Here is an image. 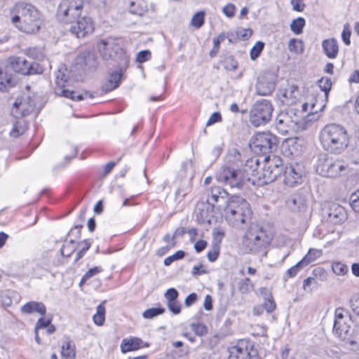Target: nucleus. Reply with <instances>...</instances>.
<instances>
[{"mask_svg":"<svg viewBox=\"0 0 359 359\" xmlns=\"http://www.w3.org/2000/svg\"><path fill=\"white\" fill-rule=\"evenodd\" d=\"M97 48L104 60H112L116 66V69L109 74L108 79L102 85V91L107 93L121 85L124 74L129 67L130 57L119 39L109 37L102 39L97 44Z\"/></svg>","mask_w":359,"mask_h":359,"instance_id":"nucleus-1","label":"nucleus"},{"mask_svg":"<svg viewBox=\"0 0 359 359\" xmlns=\"http://www.w3.org/2000/svg\"><path fill=\"white\" fill-rule=\"evenodd\" d=\"M319 139L324 150L334 154L344 151L350 142L346 128L337 123L325 126L320 132Z\"/></svg>","mask_w":359,"mask_h":359,"instance_id":"nucleus-2","label":"nucleus"},{"mask_svg":"<svg viewBox=\"0 0 359 359\" xmlns=\"http://www.w3.org/2000/svg\"><path fill=\"white\" fill-rule=\"evenodd\" d=\"M12 22L20 31L34 34L38 32L41 25V19L38 10L32 4L18 2L11 11Z\"/></svg>","mask_w":359,"mask_h":359,"instance_id":"nucleus-3","label":"nucleus"},{"mask_svg":"<svg viewBox=\"0 0 359 359\" xmlns=\"http://www.w3.org/2000/svg\"><path fill=\"white\" fill-rule=\"evenodd\" d=\"M273 240V236L258 223L252 222L243 236L242 243L251 253L264 251Z\"/></svg>","mask_w":359,"mask_h":359,"instance_id":"nucleus-4","label":"nucleus"},{"mask_svg":"<svg viewBox=\"0 0 359 359\" xmlns=\"http://www.w3.org/2000/svg\"><path fill=\"white\" fill-rule=\"evenodd\" d=\"M271 167L263 168L260 170L259 160L256 158H251L246 161L243 172L245 173L246 180L251 182L252 184H266L276 180L278 176V172L271 170Z\"/></svg>","mask_w":359,"mask_h":359,"instance_id":"nucleus-5","label":"nucleus"},{"mask_svg":"<svg viewBox=\"0 0 359 359\" xmlns=\"http://www.w3.org/2000/svg\"><path fill=\"white\" fill-rule=\"evenodd\" d=\"M351 320V316L342 307H338L334 311V320L333 325V333L341 341L351 344L354 339L356 332L355 325L353 329L347 323V320Z\"/></svg>","mask_w":359,"mask_h":359,"instance_id":"nucleus-6","label":"nucleus"},{"mask_svg":"<svg viewBox=\"0 0 359 359\" xmlns=\"http://www.w3.org/2000/svg\"><path fill=\"white\" fill-rule=\"evenodd\" d=\"M83 0H61L56 13L58 21L62 23H74L83 8Z\"/></svg>","mask_w":359,"mask_h":359,"instance_id":"nucleus-7","label":"nucleus"},{"mask_svg":"<svg viewBox=\"0 0 359 359\" xmlns=\"http://www.w3.org/2000/svg\"><path fill=\"white\" fill-rule=\"evenodd\" d=\"M273 107L271 101L261 99L255 102L250 111L249 120L255 127L266 124L271 118Z\"/></svg>","mask_w":359,"mask_h":359,"instance_id":"nucleus-8","label":"nucleus"},{"mask_svg":"<svg viewBox=\"0 0 359 359\" xmlns=\"http://www.w3.org/2000/svg\"><path fill=\"white\" fill-rule=\"evenodd\" d=\"M316 172L325 177H338L348 172V165L341 160H332L323 156L318 158Z\"/></svg>","mask_w":359,"mask_h":359,"instance_id":"nucleus-9","label":"nucleus"},{"mask_svg":"<svg viewBox=\"0 0 359 359\" xmlns=\"http://www.w3.org/2000/svg\"><path fill=\"white\" fill-rule=\"evenodd\" d=\"M251 214L250 203H228L224 208L226 219L232 226L244 224Z\"/></svg>","mask_w":359,"mask_h":359,"instance_id":"nucleus-10","label":"nucleus"},{"mask_svg":"<svg viewBox=\"0 0 359 359\" xmlns=\"http://www.w3.org/2000/svg\"><path fill=\"white\" fill-rule=\"evenodd\" d=\"M277 137L271 133H258L256 134L250 147L255 153L266 155L276 149Z\"/></svg>","mask_w":359,"mask_h":359,"instance_id":"nucleus-11","label":"nucleus"},{"mask_svg":"<svg viewBox=\"0 0 359 359\" xmlns=\"http://www.w3.org/2000/svg\"><path fill=\"white\" fill-rule=\"evenodd\" d=\"M218 182L231 188L241 189L246 177L241 170L235 169L229 166H223L216 175Z\"/></svg>","mask_w":359,"mask_h":359,"instance_id":"nucleus-12","label":"nucleus"},{"mask_svg":"<svg viewBox=\"0 0 359 359\" xmlns=\"http://www.w3.org/2000/svg\"><path fill=\"white\" fill-rule=\"evenodd\" d=\"M306 171L301 163H290L286 165L284 170L283 182L286 186L294 187L303 182Z\"/></svg>","mask_w":359,"mask_h":359,"instance_id":"nucleus-13","label":"nucleus"},{"mask_svg":"<svg viewBox=\"0 0 359 359\" xmlns=\"http://www.w3.org/2000/svg\"><path fill=\"white\" fill-rule=\"evenodd\" d=\"M277 75L271 71L264 72L257 79L256 92L261 96L272 94L276 86Z\"/></svg>","mask_w":359,"mask_h":359,"instance_id":"nucleus-14","label":"nucleus"},{"mask_svg":"<svg viewBox=\"0 0 359 359\" xmlns=\"http://www.w3.org/2000/svg\"><path fill=\"white\" fill-rule=\"evenodd\" d=\"M36 107V102L30 96L17 98L11 108V114L16 118L30 114Z\"/></svg>","mask_w":359,"mask_h":359,"instance_id":"nucleus-15","label":"nucleus"},{"mask_svg":"<svg viewBox=\"0 0 359 359\" xmlns=\"http://www.w3.org/2000/svg\"><path fill=\"white\" fill-rule=\"evenodd\" d=\"M67 82L68 76L59 70L55 76V93L60 96L72 99V100H82L83 99L82 95H77L75 91L66 88V83Z\"/></svg>","mask_w":359,"mask_h":359,"instance_id":"nucleus-16","label":"nucleus"},{"mask_svg":"<svg viewBox=\"0 0 359 359\" xmlns=\"http://www.w3.org/2000/svg\"><path fill=\"white\" fill-rule=\"evenodd\" d=\"M74 22L70 27V32L77 38H83L94 31V23L90 17H79Z\"/></svg>","mask_w":359,"mask_h":359,"instance_id":"nucleus-17","label":"nucleus"},{"mask_svg":"<svg viewBox=\"0 0 359 359\" xmlns=\"http://www.w3.org/2000/svg\"><path fill=\"white\" fill-rule=\"evenodd\" d=\"M97 62L94 53L90 51H84L76 56L74 60V68L81 72H86L95 69Z\"/></svg>","mask_w":359,"mask_h":359,"instance_id":"nucleus-18","label":"nucleus"},{"mask_svg":"<svg viewBox=\"0 0 359 359\" xmlns=\"http://www.w3.org/2000/svg\"><path fill=\"white\" fill-rule=\"evenodd\" d=\"M149 344L144 342L140 338L130 337L121 341L120 348L123 353L138 350L141 348L148 347Z\"/></svg>","mask_w":359,"mask_h":359,"instance_id":"nucleus-19","label":"nucleus"},{"mask_svg":"<svg viewBox=\"0 0 359 359\" xmlns=\"http://www.w3.org/2000/svg\"><path fill=\"white\" fill-rule=\"evenodd\" d=\"M208 196V198L207 202H208L209 200H212L215 202H218L219 201H224V202H236L234 200H233V198L236 197V196H233L229 198V194L224 189L220 187H215L211 188ZM236 202H246V201L245 199L241 198Z\"/></svg>","mask_w":359,"mask_h":359,"instance_id":"nucleus-20","label":"nucleus"},{"mask_svg":"<svg viewBox=\"0 0 359 359\" xmlns=\"http://www.w3.org/2000/svg\"><path fill=\"white\" fill-rule=\"evenodd\" d=\"M302 142L297 137L287 140L283 144V154L292 157L298 156L302 151Z\"/></svg>","mask_w":359,"mask_h":359,"instance_id":"nucleus-21","label":"nucleus"},{"mask_svg":"<svg viewBox=\"0 0 359 359\" xmlns=\"http://www.w3.org/2000/svg\"><path fill=\"white\" fill-rule=\"evenodd\" d=\"M327 214L330 221L334 224H339L346 219L345 209L339 203H329Z\"/></svg>","mask_w":359,"mask_h":359,"instance_id":"nucleus-22","label":"nucleus"},{"mask_svg":"<svg viewBox=\"0 0 359 359\" xmlns=\"http://www.w3.org/2000/svg\"><path fill=\"white\" fill-rule=\"evenodd\" d=\"M322 49L323 53L329 59H335L339 54V44L335 38H329L322 41Z\"/></svg>","mask_w":359,"mask_h":359,"instance_id":"nucleus-23","label":"nucleus"},{"mask_svg":"<svg viewBox=\"0 0 359 359\" xmlns=\"http://www.w3.org/2000/svg\"><path fill=\"white\" fill-rule=\"evenodd\" d=\"M20 311L27 315L36 313L44 316L46 313V307L41 302L30 301L21 306Z\"/></svg>","mask_w":359,"mask_h":359,"instance_id":"nucleus-24","label":"nucleus"},{"mask_svg":"<svg viewBox=\"0 0 359 359\" xmlns=\"http://www.w3.org/2000/svg\"><path fill=\"white\" fill-rule=\"evenodd\" d=\"M292 121L287 114H280L276 119V128L281 135L287 134L292 126Z\"/></svg>","mask_w":359,"mask_h":359,"instance_id":"nucleus-25","label":"nucleus"},{"mask_svg":"<svg viewBox=\"0 0 359 359\" xmlns=\"http://www.w3.org/2000/svg\"><path fill=\"white\" fill-rule=\"evenodd\" d=\"M148 11V5L145 0H135L130 5V12L133 14L143 15Z\"/></svg>","mask_w":359,"mask_h":359,"instance_id":"nucleus-26","label":"nucleus"},{"mask_svg":"<svg viewBox=\"0 0 359 359\" xmlns=\"http://www.w3.org/2000/svg\"><path fill=\"white\" fill-rule=\"evenodd\" d=\"M280 93L283 98V102L287 101L292 103L297 98L298 87L295 85H291L287 89L280 90Z\"/></svg>","mask_w":359,"mask_h":359,"instance_id":"nucleus-27","label":"nucleus"},{"mask_svg":"<svg viewBox=\"0 0 359 359\" xmlns=\"http://www.w3.org/2000/svg\"><path fill=\"white\" fill-rule=\"evenodd\" d=\"M62 359H75V346L71 341H66L61 347Z\"/></svg>","mask_w":359,"mask_h":359,"instance_id":"nucleus-28","label":"nucleus"},{"mask_svg":"<svg viewBox=\"0 0 359 359\" xmlns=\"http://www.w3.org/2000/svg\"><path fill=\"white\" fill-rule=\"evenodd\" d=\"M14 85L12 75L0 68V90L5 91Z\"/></svg>","mask_w":359,"mask_h":359,"instance_id":"nucleus-29","label":"nucleus"},{"mask_svg":"<svg viewBox=\"0 0 359 359\" xmlns=\"http://www.w3.org/2000/svg\"><path fill=\"white\" fill-rule=\"evenodd\" d=\"M11 67L15 72L22 74H26L25 72L22 70L29 66L30 63L29 62L22 57H15L11 58Z\"/></svg>","mask_w":359,"mask_h":359,"instance_id":"nucleus-30","label":"nucleus"},{"mask_svg":"<svg viewBox=\"0 0 359 359\" xmlns=\"http://www.w3.org/2000/svg\"><path fill=\"white\" fill-rule=\"evenodd\" d=\"M264 160L267 161L264 168H268L269 166H271V170H276L278 172V175L280 174L281 169L280 167L282 166L283 162L280 157L273 156L271 158L270 156H266Z\"/></svg>","mask_w":359,"mask_h":359,"instance_id":"nucleus-31","label":"nucleus"},{"mask_svg":"<svg viewBox=\"0 0 359 359\" xmlns=\"http://www.w3.org/2000/svg\"><path fill=\"white\" fill-rule=\"evenodd\" d=\"M317 84L320 89L324 92L325 100H327L329 93L332 86L331 79L327 76H323L318 81Z\"/></svg>","mask_w":359,"mask_h":359,"instance_id":"nucleus-32","label":"nucleus"},{"mask_svg":"<svg viewBox=\"0 0 359 359\" xmlns=\"http://www.w3.org/2000/svg\"><path fill=\"white\" fill-rule=\"evenodd\" d=\"M76 249V243L73 240L66 241L62 245L60 252L63 257H69Z\"/></svg>","mask_w":359,"mask_h":359,"instance_id":"nucleus-33","label":"nucleus"},{"mask_svg":"<svg viewBox=\"0 0 359 359\" xmlns=\"http://www.w3.org/2000/svg\"><path fill=\"white\" fill-rule=\"evenodd\" d=\"M322 255L323 252L321 250L311 248L309 250L308 253L302 259V262H303L305 266H307L310 263L316 261Z\"/></svg>","mask_w":359,"mask_h":359,"instance_id":"nucleus-34","label":"nucleus"},{"mask_svg":"<svg viewBox=\"0 0 359 359\" xmlns=\"http://www.w3.org/2000/svg\"><path fill=\"white\" fill-rule=\"evenodd\" d=\"M93 320L97 325L101 326L104 324L105 320V306L102 304L97 306L96 313L93 315Z\"/></svg>","mask_w":359,"mask_h":359,"instance_id":"nucleus-35","label":"nucleus"},{"mask_svg":"<svg viewBox=\"0 0 359 359\" xmlns=\"http://www.w3.org/2000/svg\"><path fill=\"white\" fill-rule=\"evenodd\" d=\"M288 49L290 52L301 54L304 52V43L302 40L291 39L288 43Z\"/></svg>","mask_w":359,"mask_h":359,"instance_id":"nucleus-36","label":"nucleus"},{"mask_svg":"<svg viewBox=\"0 0 359 359\" xmlns=\"http://www.w3.org/2000/svg\"><path fill=\"white\" fill-rule=\"evenodd\" d=\"M306 21L304 18L299 17L292 20L290 25V29L295 34H300L303 32V28L304 27Z\"/></svg>","mask_w":359,"mask_h":359,"instance_id":"nucleus-37","label":"nucleus"},{"mask_svg":"<svg viewBox=\"0 0 359 359\" xmlns=\"http://www.w3.org/2000/svg\"><path fill=\"white\" fill-rule=\"evenodd\" d=\"M247 351L238 346H233L229 349L228 359H244L247 355Z\"/></svg>","mask_w":359,"mask_h":359,"instance_id":"nucleus-38","label":"nucleus"},{"mask_svg":"<svg viewBox=\"0 0 359 359\" xmlns=\"http://www.w3.org/2000/svg\"><path fill=\"white\" fill-rule=\"evenodd\" d=\"M254 289V285L248 278L241 279L238 282V290L242 294H248Z\"/></svg>","mask_w":359,"mask_h":359,"instance_id":"nucleus-39","label":"nucleus"},{"mask_svg":"<svg viewBox=\"0 0 359 359\" xmlns=\"http://www.w3.org/2000/svg\"><path fill=\"white\" fill-rule=\"evenodd\" d=\"M205 12L202 11L195 13L191 18V25L196 29L201 28L205 22Z\"/></svg>","mask_w":359,"mask_h":359,"instance_id":"nucleus-40","label":"nucleus"},{"mask_svg":"<svg viewBox=\"0 0 359 359\" xmlns=\"http://www.w3.org/2000/svg\"><path fill=\"white\" fill-rule=\"evenodd\" d=\"M25 53L28 57L34 60H41L44 57L43 50L38 47L28 48Z\"/></svg>","mask_w":359,"mask_h":359,"instance_id":"nucleus-41","label":"nucleus"},{"mask_svg":"<svg viewBox=\"0 0 359 359\" xmlns=\"http://www.w3.org/2000/svg\"><path fill=\"white\" fill-rule=\"evenodd\" d=\"M165 311V309L163 307L151 308L145 310L142 313V316L145 319H152L161 314H163Z\"/></svg>","mask_w":359,"mask_h":359,"instance_id":"nucleus-42","label":"nucleus"},{"mask_svg":"<svg viewBox=\"0 0 359 359\" xmlns=\"http://www.w3.org/2000/svg\"><path fill=\"white\" fill-rule=\"evenodd\" d=\"M220 245L219 243H212L211 249L208 251L207 257L210 262L216 261L219 255Z\"/></svg>","mask_w":359,"mask_h":359,"instance_id":"nucleus-43","label":"nucleus"},{"mask_svg":"<svg viewBox=\"0 0 359 359\" xmlns=\"http://www.w3.org/2000/svg\"><path fill=\"white\" fill-rule=\"evenodd\" d=\"M22 71L27 75L39 74L43 72V68L38 63L32 62L28 67L22 69Z\"/></svg>","mask_w":359,"mask_h":359,"instance_id":"nucleus-44","label":"nucleus"},{"mask_svg":"<svg viewBox=\"0 0 359 359\" xmlns=\"http://www.w3.org/2000/svg\"><path fill=\"white\" fill-rule=\"evenodd\" d=\"M332 269L337 276H344L348 271L347 266L339 262L333 263L332 265Z\"/></svg>","mask_w":359,"mask_h":359,"instance_id":"nucleus-45","label":"nucleus"},{"mask_svg":"<svg viewBox=\"0 0 359 359\" xmlns=\"http://www.w3.org/2000/svg\"><path fill=\"white\" fill-rule=\"evenodd\" d=\"M264 48V43L259 41L256 42L254 46L250 50V58L252 60H255L259 57L262 51Z\"/></svg>","mask_w":359,"mask_h":359,"instance_id":"nucleus-46","label":"nucleus"},{"mask_svg":"<svg viewBox=\"0 0 359 359\" xmlns=\"http://www.w3.org/2000/svg\"><path fill=\"white\" fill-rule=\"evenodd\" d=\"M79 245H81V248L79 250V252L76 254V257L75 259V262H77L83 256L85 255L86 251L89 250L91 245V241L90 239H85L82 242L79 243Z\"/></svg>","mask_w":359,"mask_h":359,"instance_id":"nucleus-47","label":"nucleus"},{"mask_svg":"<svg viewBox=\"0 0 359 359\" xmlns=\"http://www.w3.org/2000/svg\"><path fill=\"white\" fill-rule=\"evenodd\" d=\"M299 197L294 198L292 199L293 203L299 201V202H307L310 200L311 193L309 189L303 188L300 189L298 192Z\"/></svg>","mask_w":359,"mask_h":359,"instance_id":"nucleus-48","label":"nucleus"},{"mask_svg":"<svg viewBox=\"0 0 359 359\" xmlns=\"http://www.w3.org/2000/svg\"><path fill=\"white\" fill-rule=\"evenodd\" d=\"M349 306L352 313L359 316V294H356L351 297L349 300Z\"/></svg>","mask_w":359,"mask_h":359,"instance_id":"nucleus-49","label":"nucleus"},{"mask_svg":"<svg viewBox=\"0 0 359 359\" xmlns=\"http://www.w3.org/2000/svg\"><path fill=\"white\" fill-rule=\"evenodd\" d=\"M351 29L349 24L346 23L343 27L341 39L346 46L351 44Z\"/></svg>","mask_w":359,"mask_h":359,"instance_id":"nucleus-50","label":"nucleus"},{"mask_svg":"<svg viewBox=\"0 0 359 359\" xmlns=\"http://www.w3.org/2000/svg\"><path fill=\"white\" fill-rule=\"evenodd\" d=\"M185 256L183 250H178L171 256L167 257L163 263L165 266H170L173 262L182 259Z\"/></svg>","mask_w":359,"mask_h":359,"instance_id":"nucleus-51","label":"nucleus"},{"mask_svg":"<svg viewBox=\"0 0 359 359\" xmlns=\"http://www.w3.org/2000/svg\"><path fill=\"white\" fill-rule=\"evenodd\" d=\"M151 58V53L149 50H144L140 51L136 56V62L142 64L150 60Z\"/></svg>","mask_w":359,"mask_h":359,"instance_id":"nucleus-52","label":"nucleus"},{"mask_svg":"<svg viewBox=\"0 0 359 359\" xmlns=\"http://www.w3.org/2000/svg\"><path fill=\"white\" fill-rule=\"evenodd\" d=\"M262 305L264 306V308L267 313H271L275 310L276 303L273 301L271 294H269L268 296L265 298V301Z\"/></svg>","mask_w":359,"mask_h":359,"instance_id":"nucleus-53","label":"nucleus"},{"mask_svg":"<svg viewBox=\"0 0 359 359\" xmlns=\"http://www.w3.org/2000/svg\"><path fill=\"white\" fill-rule=\"evenodd\" d=\"M191 188L189 187H180L175 193V200L178 202H182L184 200L185 196L190 191Z\"/></svg>","mask_w":359,"mask_h":359,"instance_id":"nucleus-54","label":"nucleus"},{"mask_svg":"<svg viewBox=\"0 0 359 359\" xmlns=\"http://www.w3.org/2000/svg\"><path fill=\"white\" fill-rule=\"evenodd\" d=\"M306 266L303 262H302V260L298 262L295 265L290 268L287 272L286 274L289 278L294 277L297 273L304 267Z\"/></svg>","mask_w":359,"mask_h":359,"instance_id":"nucleus-55","label":"nucleus"},{"mask_svg":"<svg viewBox=\"0 0 359 359\" xmlns=\"http://www.w3.org/2000/svg\"><path fill=\"white\" fill-rule=\"evenodd\" d=\"M168 309L175 315H177L181 312V304L176 300L167 302Z\"/></svg>","mask_w":359,"mask_h":359,"instance_id":"nucleus-56","label":"nucleus"},{"mask_svg":"<svg viewBox=\"0 0 359 359\" xmlns=\"http://www.w3.org/2000/svg\"><path fill=\"white\" fill-rule=\"evenodd\" d=\"M223 13L229 18H231L235 15L236 6L232 3H229L222 8Z\"/></svg>","mask_w":359,"mask_h":359,"instance_id":"nucleus-57","label":"nucleus"},{"mask_svg":"<svg viewBox=\"0 0 359 359\" xmlns=\"http://www.w3.org/2000/svg\"><path fill=\"white\" fill-rule=\"evenodd\" d=\"M237 36L243 41L248 40L252 34V31L250 29L241 28L236 32Z\"/></svg>","mask_w":359,"mask_h":359,"instance_id":"nucleus-58","label":"nucleus"},{"mask_svg":"<svg viewBox=\"0 0 359 359\" xmlns=\"http://www.w3.org/2000/svg\"><path fill=\"white\" fill-rule=\"evenodd\" d=\"M179 296V292L175 288H169L166 290L164 294V297L168 302H171L173 300L177 299Z\"/></svg>","mask_w":359,"mask_h":359,"instance_id":"nucleus-59","label":"nucleus"},{"mask_svg":"<svg viewBox=\"0 0 359 359\" xmlns=\"http://www.w3.org/2000/svg\"><path fill=\"white\" fill-rule=\"evenodd\" d=\"M191 327L193 331L198 336H203L207 333L206 327L201 323H192Z\"/></svg>","mask_w":359,"mask_h":359,"instance_id":"nucleus-60","label":"nucleus"},{"mask_svg":"<svg viewBox=\"0 0 359 359\" xmlns=\"http://www.w3.org/2000/svg\"><path fill=\"white\" fill-rule=\"evenodd\" d=\"M51 323V319H46L44 318H40L36 323L34 330L36 331L40 329L46 328Z\"/></svg>","mask_w":359,"mask_h":359,"instance_id":"nucleus-61","label":"nucleus"},{"mask_svg":"<svg viewBox=\"0 0 359 359\" xmlns=\"http://www.w3.org/2000/svg\"><path fill=\"white\" fill-rule=\"evenodd\" d=\"M103 271L102 268L100 266H94L90 269H88L86 273L83 275V279H89L91 277L101 273Z\"/></svg>","mask_w":359,"mask_h":359,"instance_id":"nucleus-62","label":"nucleus"},{"mask_svg":"<svg viewBox=\"0 0 359 359\" xmlns=\"http://www.w3.org/2000/svg\"><path fill=\"white\" fill-rule=\"evenodd\" d=\"M351 349L359 354V326L356 327L355 336L350 344Z\"/></svg>","mask_w":359,"mask_h":359,"instance_id":"nucleus-63","label":"nucleus"},{"mask_svg":"<svg viewBox=\"0 0 359 359\" xmlns=\"http://www.w3.org/2000/svg\"><path fill=\"white\" fill-rule=\"evenodd\" d=\"M238 64L233 57H229L225 61V69L229 71H235L237 69Z\"/></svg>","mask_w":359,"mask_h":359,"instance_id":"nucleus-64","label":"nucleus"}]
</instances>
